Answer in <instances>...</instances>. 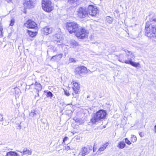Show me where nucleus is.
<instances>
[{"label": "nucleus", "instance_id": "obj_1", "mask_svg": "<svg viewBox=\"0 0 156 156\" xmlns=\"http://www.w3.org/2000/svg\"><path fill=\"white\" fill-rule=\"evenodd\" d=\"M107 115L105 111L100 110L93 114L90 121L92 123L96 124L97 123L99 122L104 119Z\"/></svg>", "mask_w": 156, "mask_h": 156}, {"label": "nucleus", "instance_id": "obj_2", "mask_svg": "<svg viewBox=\"0 0 156 156\" xmlns=\"http://www.w3.org/2000/svg\"><path fill=\"white\" fill-rule=\"evenodd\" d=\"M80 26L75 22H69L67 23L66 28L70 34L76 33L78 30Z\"/></svg>", "mask_w": 156, "mask_h": 156}, {"label": "nucleus", "instance_id": "obj_3", "mask_svg": "<svg viewBox=\"0 0 156 156\" xmlns=\"http://www.w3.org/2000/svg\"><path fill=\"white\" fill-rule=\"evenodd\" d=\"M43 9L47 12L52 11L53 6L50 0H43L42 4Z\"/></svg>", "mask_w": 156, "mask_h": 156}, {"label": "nucleus", "instance_id": "obj_4", "mask_svg": "<svg viewBox=\"0 0 156 156\" xmlns=\"http://www.w3.org/2000/svg\"><path fill=\"white\" fill-rule=\"evenodd\" d=\"M77 14L78 17L80 18L86 17L88 15V12L85 7H80L77 11Z\"/></svg>", "mask_w": 156, "mask_h": 156}, {"label": "nucleus", "instance_id": "obj_5", "mask_svg": "<svg viewBox=\"0 0 156 156\" xmlns=\"http://www.w3.org/2000/svg\"><path fill=\"white\" fill-rule=\"evenodd\" d=\"M76 32V36L80 39H83L87 36L86 30L81 27H79L78 30Z\"/></svg>", "mask_w": 156, "mask_h": 156}, {"label": "nucleus", "instance_id": "obj_6", "mask_svg": "<svg viewBox=\"0 0 156 156\" xmlns=\"http://www.w3.org/2000/svg\"><path fill=\"white\" fill-rule=\"evenodd\" d=\"M98 10L96 6L92 5H89L87 8L88 14L92 16H95L98 12Z\"/></svg>", "mask_w": 156, "mask_h": 156}, {"label": "nucleus", "instance_id": "obj_7", "mask_svg": "<svg viewBox=\"0 0 156 156\" xmlns=\"http://www.w3.org/2000/svg\"><path fill=\"white\" fill-rule=\"evenodd\" d=\"M36 0H24L23 5L25 9H29L33 8Z\"/></svg>", "mask_w": 156, "mask_h": 156}, {"label": "nucleus", "instance_id": "obj_8", "mask_svg": "<svg viewBox=\"0 0 156 156\" xmlns=\"http://www.w3.org/2000/svg\"><path fill=\"white\" fill-rule=\"evenodd\" d=\"M134 57L133 53L131 54L130 55L128 58V60H125L124 61V62L126 64H129L132 66L136 67L139 66L140 65V64L139 63H136L132 61V59H134Z\"/></svg>", "mask_w": 156, "mask_h": 156}, {"label": "nucleus", "instance_id": "obj_9", "mask_svg": "<svg viewBox=\"0 0 156 156\" xmlns=\"http://www.w3.org/2000/svg\"><path fill=\"white\" fill-rule=\"evenodd\" d=\"M75 73L76 74H83L87 73L86 67L84 66L78 67L75 69Z\"/></svg>", "mask_w": 156, "mask_h": 156}, {"label": "nucleus", "instance_id": "obj_10", "mask_svg": "<svg viewBox=\"0 0 156 156\" xmlns=\"http://www.w3.org/2000/svg\"><path fill=\"white\" fill-rule=\"evenodd\" d=\"M53 41L58 45H61L62 43L63 38L59 34H56L53 36Z\"/></svg>", "mask_w": 156, "mask_h": 156}, {"label": "nucleus", "instance_id": "obj_11", "mask_svg": "<svg viewBox=\"0 0 156 156\" xmlns=\"http://www.w3.org/2000/svg\"><path fill=\"white\" fill-rule=\"evenodd\" d=\"M24 25L25 27L29 28H34L37 26L36 23L30 19L28 20Z\"/></svg>", "mask_w": 156, "mask_h": 156}, {"label": "nucleus", "instance_id": "obj_12", "mask_svg": "<svg viewBox=\"0 0 156 156\" xmlns=\"http://www.w3.org/2000/svg\"><path fill=\"white\" fill-rule=\"evenodd\" d=\"M73 89L74 90V93L77 94H78L80 88V85L76 82L73 83Z\"/></svg>", "mask_w": 156, "mask_h": 156}, {"label": "nucleus", "instance_id": "obj_13", "mask_svg": "<svg viewBox=\"0 0 156 156\" xmlns=\"http://www.w3.org/2000/svg\"><path fill=\"white\" fill-rule=\"evenodd\" d=\"M42 31L44 32L45 34L48 35L52 32V28L51 27H46L42 29Z\"/></svg>", "mask_w": 156, "mask_h": 156}, {"label": "nucleus", "instance_id": "obj_14", "mask_svg": "<svg viewBox=\"0 0 156 156\" xmlns=\"http://www.w3.org/2000/svg\"><path fill=\"white\" fill-rule=\"evenodd\" d=\"M63 54L62 53L53 56L51 59V61L58 62L62 57Z\"/></svg>", "mask_w": 156, "mask_h": 156}, {"label": "nucleus", "instance_id": "obj_15", "mask_svg": "<svg viewBox=\"0 0 156 156\" xmlns=\"http://www.w3.org/2000/svg\"><path fill=\"white\" fill-rule=\"evenodd\" d=\"M89 151L88 148L84 147L82 148L81 150V155L84 156L89 153Z\"/></svg>", "mask_w": 156, "mask_h": 156}, {"label": "nucleus", "instance_id": "obj_16", "mask_svg": "<svg viewBox=\"0 0 156 156\" xmlns=\"http://www.w3.org/2000/svg\"><path fill=\"white\" fill-rule=\"evenodd\" d=\"M20 152L23 153V154L31 155L32 154V151L27 149V148H25L23 149L22 152L21 151H20Z\"/></svg>", "mask_w": 156, "mask_h": 156}, {"label": "nucleus", "instance_id": "obj_17", "mask_svg": "<svg viewBox=\"0 0 156 156\" xmlns=\"http://www.w3.org/2000/svg\"><path fill=\"white\" fill-rule=\"evenodd\" d=\"M151 27V30L153 33V35L156 37V25H152Z\"/></svg>", "mask_w": 156, "mask_h": 156}, {"label": "nucleus", "instance_id": "obj_18", "mask_svg": "<svg viewBox=\"0 0 156 156\" xmlns=\"http://www.w3.org/2000/svg\"><path fill=\"white\" fill-rule=\"evenodd\" d=\"M145 35L150 38H151L152 37H154L153 35V33L150 30L148 31H146Z\"/></svg>", "mask_w": 156, "mask_h": 156}, {"label": "nucleus", "instance_id": "obj_19", "mask_svg": "<svg viewBox=\"0 0 156 156\" xmlns=\"http://www.w3.org/2000/svg\"><path fill=\"white\" fill-rule=\"evenodd\" d=\"M126 144L125 142L123 141H120L118 144L117 147L120 149L123 148L126 146Z\"/></svg>", "mask_w": 156, "mask_h": 156}, {"label": "nucleus", "instance_id": "obj_20", "mask_svg": "<svg viewBox=\"0 0 156 156\" xmlns=\"http://www.w3.org/2000/svg\"><path fill=\"white\" fill-rule=\"evenodd\" d=\"M108 145V143L107 142L106 143L103 145H102L101 147L99 148L98 151H104L106 148L107 146Z\"/></svg>", "mask_w": 156, "mask_h": 156}, {"label": "nucleus", "instance_id": "obj_21", "mask_svg": "<svg viewBox=\"0 0 156 156\" xmlns=\"http://www.w3.org/2000/svg\"><path fill=\"white\" fill-rule=\"evenodd\" d=\"M35 88L38 91L41 90L42 89L41 84L39 83L36 82L35 84Z\"/></svg>", "mask_w": 156, "mask_h": 156}, {"label": "nucleus", "instance_id": "obj_22", "mask_svg": "<svg viewBox=\"0 0 156 156\" xmlns=\"http://www.w3.org/2000/svg\"><path fill=\"white\" fill-rule=\"evenodd\" d=\"M152 25V24L150 21L147 22L146 24L145 30L146 31H148L151 30V27Z\"/></svg>", "mask_w": 156, "mask_h": 156}, {"label": "nucleus", "instance_id": "obj_23", "mask_svg": "<svg viewBox=\"0 0 156 156\" xmlns=\"http://www.w3.org/2000/svg\"><path fill=\"white\" fill-rule=\"evenodd\" d=\"M18 154L17 153L13 151H10L7 153L6 156H17Z\"/></svg>", "mask_w": 156, "mask_h": 156}, {"label": "nucleus", "instance_id": "obj_24", "mask_svg": "<svg viewBox=\"0 0 156 156\" xmlns=\"http://www.w3.org/2000/svg\"><path fill=\"white\" fill-rule=\"evenodd\" d=\"M70 44L71 47H74L78 45V43L74 40H71L70 41Z\"/></svg>", "mask_w": 156, "mask_h": 156}, {"label": "nucleus", "instance_id": "obj_25", "mask_svg": "<svg viewBox=\"0 0 156 156\" xmlns=\"http://www.w3.org/2000/svg\"><path fill=\"white\" fill-rule=\"evenodd\" d=\"M44 92L46 93V96L47 97H50V98H52L53 95L51 92L47 90L46 91H44Z\"/></svg>", "mask_w": 156, "mask_h": 156}, {"label": "nucleus", "instance_id": "obj_26", "mask_svg": "<svg viewBox=\"0 0 156 156\" xmlns=\"http://www.w3.org/2000/svg\"><path fill=\"white\" fill-rule=\"evenodd\" d=\"M79 0H68V2L71 4H77L79 2Z\"/></svg>", "mask_w": 156, "mask_h": 156}, {"label": "nucleus", "instance_id": "obj_27", "mask_svg": "<svg viewBox=\"0 0 156 156\" xmlns=\"http://www.w3.org/2000/svg\"><path fill=\"white\" fill-rule=\"evenodd\" d=\"M36 111L33 110L31 111L30 113V116L32 117H34L36 116L37 114L36 112Z\"/></svg>", "mask_w": 156, "mask_h": 156}, {"label": "nucleus", "instance_id": "obj_28", "mask_svg": "<svg viewBox=\"0 0 156 156\" xmlns=\"http://www.w3.org/2000/svg\"><path fill=\"white\" fill-rule=\"evenodd\" d=\"M28 34L31 37H33L35 36L36 35V33L33 32L31 31L28 30Z\"/></svg>", "mask_w": 156, "mask_h": 156}, {"label": "nucleus", "instance_id": "obj_29", "mask_svg": "<svg viewBox=\"0 0 156 156\" xmlns=\"http://www.w3.org/2000/svg\"><path fill=\"white\" fill-rule=\"evenodd\" d=\"M131 140L133 142H135L137 140L136 137V136L134 135H132L131 137Z\"/></svg>", "mask_w": 156, "mask_h": 156}, {"label": "nucleus", "instance_id": "obj_30", "mask_svg": "<svg viewBox=\"0 0 156 156\" xmlns=\"http://www.w3.org/2000/svg\"><path fill=\"white\" fill-rule=\"evenodd\" d=\"M106 20L108 21V22L109 23H111L112 22V19L111 18L109 17H107L106 18Z\"/></svg>", "mask_w": 156, "mask_h": 156}, {"label": "nucleus", "instance_id": "obj_31", "mask_svg": "<svg viewBox=\"0 0 156 156\" xmlns=\"http://www.w3.org/2000/svg\"><path fill=\"white\" fill-rule=\"evenodd\" d=\"M125 142L126 144H128V145H130L131 144V143L130 142V141H129L127 138H126L125 139Z\"/></svg>", "mask_w": 156, "mask_h": 156}, {"label": "nucleus", "instance_id": "obj_32", "mask_svg": "<svg viewBox=\"0 0 156 156\" xmlns=\"http://www.w3.org/2000/svg\"><path fill=\"white\" fill-rule=\"evenodd\" d=\"M132 53L130 51H127V52L126 53V56L128 59V58L129 57V56L131 54H132Z\"/></svg>", "mask_w": 156, "mask_h": 156}, {"label": "nucleus", "instance_id": "obj_33", "mask_svg": "<svg viewBox=\"0 0 156 156\" xmlns=\"http://www.w3.org/2000/svg\"><path fill=\"white\" fill-rule=\"evenodd\" d=\"M15 23V20L13 19H12L10 21V23L9 25L10 26H13Z\"/></svg>", "mask_w": 156, "mask_h": 156}, {"label": "nucleus", "instance_id": "obj_34", "mask_svg": "<svg viewBox=\"0 0 156 156\" xmlns=\"http://www.w3.org/2000/svg\"><path fill=\"white\" fill-rule=\"evenodd\" d=\"M2 30V27H0V37H2L3 36Z\"/></svg>", "mask_w": 156, "mask_h": 156}, {"label": "nucleus", "instance_id": "obj_35", "mask_svg": "<svg viewBox=\"0 0 156 156\" xmlns=\"http://www.w3.org/2000/svg\"><path fill=\"white\" fill-rule=\"evenodd\" d=\"M76 61L75 59L73 58H70L69 59V62L70 63L75 62Z\"/></svg>", "mask_w": 156, "mask_h": 156}, {"label": "nucleus", "instance_id": "obj_36", "mask_svg": "<svg viewBox=\"0 0 156 156\" xmlns=\"http://www.w3.org/2000/svg\"><path fill=\"white\" fill-rule=\"evenodd\" d=\"M64 93L67 96H69L70 95V94L69 93V92L67 91V90H64Z\"/></svg>", "mask_w": 156, "mask_h": 156}, {"label": "nucleus", "instance_id": "obj_37", "mask_svg": "<svg viewBox=\"0 0 156 156\" xmlns=\"http://www.w3.org/2000/svg\"><path fill=\"white\" fill-rule=\"evenodd\" d=\"M69 139L68 138L67 136L65 137L63 139L62 143H64L65 142L68 140Z\"/></svg>", "mask_w": 156, "mask_h": 156}, {"label": "nucleus", "instance_id": "obj_38", "mask_svg": "<svg viewBox=\"0 0 156 156\" xmlns=\"http://www.w3.org/2000/svg\"><path fill=\"white\" fill-rule=\"evenodd\" d=\"M3 120V115L1 114H0V121L2 122Z\"/></svg>", "mask_w": 156, "mask_h": 156}, {"label": "nucleus", "instance_id": "obj_39", "mask_svg": "<svg viewBox=\"0 0 156 156\" xmlns=\"http://www.w3.org/2000/svg\"><path fill=\"white\" fill-rule=\"evenodd\" d=\"M139 134L141 137H142L144 136V134L142 132H139Z\"/></svg>", "mask_w": 156, "mask_h": 156}, {"label": "nucleus", "instance_id": "obj_40", "mask_svg": "<svg viewBox=\"0 0 156 156\" xmlns=\"http://www.w3.org/2000/svg\"><path fill=\"white\" fill-rule=\"evenodd\" d=\"M97 149V148L96 147H95L94 145L93 149V151L95 152L96 151Z\"/></svg>", "mask_w": 156, "mask_h": 156}, {"label": "nucleus", "instance_id": "obj_41", "mask_svg": "<svg viewBox=\"0 0 156 156\" xmlns=\"http://www.w3.org/2000/svg\"><path fill=\"white\" fill-rule=\"evenodd\" d=\"M70 147L68 146H67L66 147L65 149L66 150L68 151V150H70Z\"/></svg>", "mask_w": 156, "mask_h": 156}, {"label": "nucleus", "instance_id": "obj_42", "mask_svg": "<svg viewBox=\"0 0 156 156\" xmlns=\"http://www.w3.org/2000/svg\"><path fill=\"white\" fill-rule=\"evenodd\" d=\"M73 119L75 120L76 122H79L80 121V119H75V118H74Z\"/></svg>", "mask_w": 156, "mask_h": 156}, {"label": "nucleus", "instance_id": "obj_43", "mask_svg": "<svg viewBox=\"0 0 156 156\" xmlns=\"http://www.w3.org/2000/svg\"><path fill=\"white\" fill-rule=\"evenodd\" d=\"M122 50H123V51H125L126 53H127V51H129L125 49H122Z\"/></svg>", "mask_w": 156, "mask_h": 156}, {"label": "nucleus", "instance_id": "obj_44", "mask_svg": "<svg viewBox=\"0 0 156 156\" xmlns=\"http://www.w3.org/2000/svg\"><path fill=\"white\" fill-rule=\"evenodd\" d=\"M154 132L155 133H156V125L154 127Z\"/></svg>", "mask_w": 156, "mask_h": 156}, {"label": "nucleus", "instance_id": "obj_45", "mask_svg": "<svg viewBox=\"0 0 156 156\" xmlns=\"http://www.w3.org/2000/svg\"><path fill=\"white\" fill-rule=\"evenodd\" d=\"M8 2H11V0H6Z\"/></svg>", "mask_w": 156, "mask_h": 156}, {"label": "nucleus", "instance_id": "obj_46", "mask_svg": "<svg viewBox=\"0 0 156 156\" xmlns=\"http://www.w3.org/2000/svg\"><path fill=\"white\" fill-rule=\"evenodd\" d=\"M89 96H87V98H89Z\"/></svg>", "mask_w": 156, "mask_h": 156}, {"label": "nucleus", "instance_id": "obj_47", "mask_svg": "<svg viewBox=\"0 0 156 156\" xmlns=\"http://www.w3.org/2000/svg\"><path fill=\"white\" fill-rule=\"evenodd\" d=\"M89 149L90 150H91L92 149H91H91Z\"/></svg>", "mask_w": 156, "mask_h": 156}, {"label": "nucleus", "instance_id": "obj_48", "mask_svg": "<svg viewBox=\"0 0 156 156\" xmlns=\"http://www.w3.org/2000/svg\"><path fill=\"white\" fill-rule=\"evenodd\" d=\"M120 156H122V155H120Z\"/></svg>", "mask_w": 156, "mask_h": 156}]
</instances>
